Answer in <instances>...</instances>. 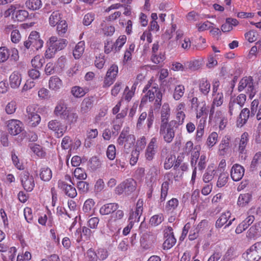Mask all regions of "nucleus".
<instances>
[{"label":"nucleus","mask_w":261,"mask_h":261,"mask_svg":"<svg viewBox=\"0 0 261 261\" xmlns=\"http://www.w3.org/2000/svg\"><path fill=\"white\" fill-rule=\"evenodd\" d=\"M261 236V221L253 225L248 230L246 237L249 239H255Z\"/></svg>","instance_id":"19"},{"label":"nucleus","mask_w":261,"mask_h":261,"mask_svg":"<svg viewBox=\"0 0 261 261\" xmlns=\"http://www.w3.org/2000/svg\"><path fill=\"white\" fill-rule=\"evenodd\" d=\"M58 187L62 190L66 195L70 198H74L77 195L76 190L75 188L70 185L67 184L63 180H59L58 182Z\"/></svg>","instance_id":"15"},{"label":"nucleus","mask_w":261,"mask_h":261,"mask_svg":"<svg viewBox=\"0 0 261 261\" xmlns=\"http://www.w3.org/2000/svg\"><path fill=\"white\" fill-rule=\"evenodd\" d=\"M165 60V56L164 53H160L159 54H152L151 60L156 64H159L163 62Z\"/></svg>","instance_id":"47"},{"label":"nucleus","mask_w":261,"mask_h":261,"mask_svg":"<svg viewBox=\"0 0 261 261\" xmlns=\"http://www.w3.org/2000/svg\"><path fill=\"white\" fill-rule=\"evenodd\" d=\"M44 62V59L39 56H35L31 61L32 66L37 69L41 68Z\"/></svg>","instance_id":"50"},{"label":"nucleus","mask_w":261,"mask_h":261,"mask_svg":"<svg viewBox=\"0 0 261 261\" xmlns=\"http://www.w3.org/2000/svg\"><path fill=\"white\" fill-rule=\"evenodd\" d=\"M124 216V213L122 210H117L115 213H113L111 216V219L109 221H116L121 220Z\"/></svg>","instance_id":"61"},{"label":"nucleus","mask_w":261,"mask_h":261,"mask_svg":"<svg viewBox=\"0 0 261 261\" xmlns=\"http://www.w3.org/2000/svg\"><path fill=\"white\" fill-rule=\"evenodd\" d=\"M30 43L32 44V49L38 50L41 48L43 44V41L40 38L39 33L36 31H33L30 34L28 38Z\"/></svg>","instance_id":"16"},{"label":"nucleus","mask_w":261,"mask_h":261,"mask_svg":"<svg viewBox=\"0 0 261 261\" xmlns=\"http://www.w3.org/2000/svg\"><path fill=\"white\" fill-rule=\"evenodd\" d=\"M71 93L75 97H81L86 94V91L79 86H74L71 89Z\"/></svg>","instance_id":"51"},{"label":"nucleus","mask_w":261,"mask_h":261,"mask_svg":"<svg viewBox=\"0 0 261 261\" xmlns=\"http://www.w3.org/2000/svg\"><path fill=\"white\" fill-rule=\"evenodd\" d=\"M49 129L54 131L58 138L62 137L67 129V126L58 120H53L48 123Z\"/></svg>","instance_id":"9"},{"label":"nucleus","mask_w":261,"mask_h":261,"mask_svg":"<svg viewBox=\"0 0 261 261\" xmlns=\"http://www.w3.org/2000/svg\"><path fill=\"white\" fill-rule=\"evenodd\" d=\"M151 83L148 82V84L144 88L143 92L146 93L142 98L141 105H144L147 101V99L149 101H153L155 99L154 103V109H159L162 103V94L158 86H151Z\"/></svg>","instance_id":"1"},{"label":"nucleus","mask_w":261,"mask_h":261,"mask_svg":"<svg viewBox=\"0 0 261 261\" xmlns=\"http://www.w3.org/2000/svg\"><path fill=\"white\" fill-rule=\"evenodd\" d=\"M29 16V12L25 10H15L14 18L18 21L25 20Z\"/></svg>","instance_id":"36"},{"label":"nucleus","mask_w":261,"mask_h":261,"mask_svg":"<svg viewBox=\"0 0 261 261\" xmlns=\"http://www.w3.org/2000/svg\"><path fill=\"white\" fill-rule=\"evenodd\" d=\"M95 204L94 200L92 199H87L84 203L83 206V211L85 213L89 212L93 208Z\"/></svg>","instance_id":"63"},{"label":"nucleus","mask_w":261,"mask_h":261,"mask_svg":"<svg viewBox=\"0 0 261 261\" xmlns=\"http://www.w3.org/2000/svg\"><path fill=\"white\" fill-rule=\"evenodd\" d=\"M129 127L124 128L117 140L118 144L122 146L126 153H128L130 149L134 146L136 140L135 136L129 134Z\"/></svg>","instance_id":"3"},{"label":"nucleus","mask_w":261,"mask_h":261,"mask_svg":"<svg viewBox=\"0 0 261 261\" xmlns=\"http://www.w3.org/2000/svg\"><path fill=\"white\" fill-rule=\"evenodd\" d=\"M185 86L181 84L176 85L174 90L173 97L176 100H179L184 95Z\"/></svg>","instance_id":"31"},{"label":"nucleus","mask_w":261,"mask_h":261,"mask_svg":"<svg viewBox=\"0 0 261 261\" xmlns=\"http://www.w3.org/2000/svg\"><path fill=\"white\" fill-rule=\"evenodd\" d=\"M175 160V156L171 155L167 157L164 163V168L165 169H169L172 167H174V163Z\"/></svg>","instance_id":"55"},{"label":"nucleus","mask_w":261,"mask_h":261,"mask_svg":"<svg viewBox=\"0 0 261 261\" xmlns=\"http://www.w3.org/2000/svg\"><path fill=\"white\" fill-rule=\"evenodd\" d=\"M6 125L8 133L12 136H16L20 134L23 129L22 122L17 119H11L7 121Z\"/></svg>","instance_id":"10"},{"label":"nucleus","mask_w":261,"mask_h":261,"mask_svg":"<svg viewBox=\"0 0 261 261\" xmlns=\"http://www.w3.org/2000/svg\"><path fill=\"white\" fill-rule=\"evenodd\" d=\"M250 116V114L249 109L247 108L243 109L241 111L239 117L237 120V126L238 127H241L244 125L246 123Z\"/></svg>","instance_id":"24"},{"label":"nucleus","mask_w":261,"mask_h":261,"mask_svg":"<svg viewBox=\"0 0 261 261\" xmlns=\"http://www.w3.org/2000/svg\"><path fill=\"white\" fill-rule=\"evenodd\" d=\"M27 122L30 126L35 127L40 122L41 117L38 115L34 107L32 106H28L27 108Z\"/></svg>","instance_id":"11"},{"label":"nucleus","mask_w":261,"mask_h":261,"mask_svg":"<svg viewBox=\"0 0 261 261\" xmlns=\"http://www.w3.org/2000/svg\"><path fill=\"white\" fill-rule=\"evenodd\" d=\"M248 134L247 133H243L241 136V139L240 141L239 150L240 153H243L244 152L246 146L248 142Z\"/></svg>","instance_id":"44"},{"label":"nucleus","mask_w":261,"mask_h":261,"mask_svg":"<svg viewBox=\"0 0 261 261\" xmlns=\"http://www.w3.org/2000/svg\"><path fill=\"white\" fill-rule=\"evenodd\" d=\"M136 181L133 178H128L117 186L115 188V192L118 195L124 193L126 195H129L136 190Z\"/></svg>","instance_id":"5"},{"label":"nucleus","mask_w":261,"mask_h":261,"mask_svg":"<svg viewBox=\"0 0 261 261\" xmlns=\"http://www.w3.org/2000/svg\"><path fill=\"white\" fill-rule=\"evenodd\" d=\"M126 40V37L125 35L120 36L114 43L115 51H119L120 48L124 44Z\"/></svg>","instance_id":"46"},{"label":"nucleus","mask_w":261,"mask_h":261,"mask_svg":"<svg viewBox=\"0 0 261 261\" xmlns=\"http://www.w3.org/2000/svg\"><path fill=\"white\" fill-rule=\"evenodd\" d=\"M246 89L249 93V98H252L256 92L254 85L253 78L249 76H245L240 81L238 86V90L241 92Z\"/></svg>","instance_id":"7"},{"label":"nucleus","mask_w":261,"mask_h":261,"mask_svg":"<svg viewBox=\"0 0 261 261\" xmlns=\"http://www.w3.org/2000/svg\"><path fill=\"white\" fill-rule=\"evenodd\" d=\"M118 73V67L117 65L113 64L109 68L105 80L104 81L105 84L108 86H110L113 83L114 81L116 79Z\"/></svg>","instance_id":"14"},{"label":"nucleus","mask_w":261,"mask_h":261,"mask_svg":"<svg viewBox=\"0 0 261 261\" xmlns=\"http://www.w3.org/2000/svg\"><path fill=\"white\" fill-rule=\"evenodd\" d=\"M86 255L88 261H97L98 258L97 255L92 248L87 250Z\"/></svg>","instance_id":"64"},{"label":"nucleus","mask_w":261,"mask_h":261,"mask_svg":"<svg viewBox=\"0 0 261 261\" xmlns=\"http://www.w3.org/2000/svg\"><path fill=\"white\" fill-rule=\"evenodd\" d=\"M93 104L92 98H85L81 105V112L83 114L87 113L92 108Z\"/></svg>","instance_id":"27"},{"label":"nucleus","mask_w":261,"mask_h":261,"mask_svg":"<svg viewBox=\"0 0 261 261\" xmlns=\"http://www.w3.org/2000/svg\"><path fill=\"white\" fill-rule=\"evenodd\" d=\"M62 80L57 76H51L48 81L49 89L54 91H58L62 87Z\"/></svg>","instance_id":"22"},{"label":"nucleus","mask_w":261,"mask_h":261,"mask_svg":"<svg viewBox=\"0 0 261 261\" xmlns=\"http://www.w3.org/2000/svg\"><path fill=\"white\" fill-rule=\"evenodd\" d=\"M40 176L42 180L44 181H49L52 177L51 170L46 167L42 168L40 173Z\"/></svg>","instance_id":"38"},{"label":"nucleus","mask_w":261,"mask_h":261,"mask_svg":"<svg viewBox=\"0 0 261 261\" xmlns=\"http://www.w3.org/2000/svg\"><path fill=\"white\" fill-rule=\"evenodd\" d=\"M119 208V205L116 203H109L102 205L99 210V213L102 215H107L113 214Z\"/></svg>","instance_id":"20"},{"label":"nucleus","mask_w":261,"mask_h":261,"mask_svg":"<svg viewBox=\"0 0 261 261\" xmlns=\"http://www.w3.org/2000/svg\"><path fill=\"white\" fill-rule=\"evenodd\" d=\"M75 177L79 179H85L87 177V174L85 171L81 168H76L74 171Z\"/></svg>","instance_id":"62"},{"label":"nucleus","mask_w":261,"mask_h":261,"mask_svg":"<svg viewBox=\"0 0 261 261\" xmlns=\"http://www.w3.org/2000/svg\"><path fill=\"white\" fill-rule=\"evenodd\" d=\"M228 178V175L226 173H221L218 177L217 186L219 188H221L224 186L227 182Z\"/></svg>","instance_id":"49"},{"label":"nucleus","mask_w":261,"mask_h":261,"mask_svg":"<svg viewBox=\"0 0 261 261\" xmlns=\"http://www.w3.org/2000/svg\"><path fill=\"white\" fill-rule=\"evenodd\" d=\"M67 109L66 103L63 100H61L58 102L54 110V113L56 116H60L63 119V117H64L69 111Z\"/></svg>","instance_id":"23"},{"label":"nucleus","mask_w":261,"mask_h":261,"mask_svg":"<svg viewBox=\"0 0 261 261\" xmlns=\"http://www.w3.org/2000/svg\"><path fill=\"white\" fill-rule=\"evenodd\" d=\"M10 53L6 47H0V63L6 62L9 58Z\"/></svg>","instance_id":"52"},{"label":"nucleus","mask_w":261,"mask_h":261,"mask_svg":"<svg viewBox=\"0 0 261 261\" xmlns=\"http://www.w3.org/2000/svg\"><path fill=\"white\" fill-rule=\"evenodd\" d=\"M179 202L177 199L172 198L171 199L167 201L165 209L167 212H173L178 206Z\"/></svg>","instance_id":"42"},{"label":"nucleus","mask_w":261,"mask_h":261,"mask_svg":"<svg viewBox=\"0 0 261 261\" xmlns=\"http://www.w3.org/2000/svg\"><path fill=\"white\" fill-rule=\"evenodd\" d=\"M85 49L84 41L79 42L75 46L73 50V55L75 59H79L83 54Z\"/></svg>","instance_id":"37"},{"label":"nucleus","mask_w":261,"mask_h":261,"mask_svg":"<svg viewBox=\"0 0 261 261\" xmlns=\"http://www.w3.org/2000/svg\"><path fill=\"white\" fill-rule=\"evenodd\" d=\"M244 172L245 169L243 166L238 164H235L231 168V177L234 181H239L244 176Z\"/></svg>","instance_id":"18"},{"label":"nucleus","mask_w":261,"mask_h":261,"mask_svg":"<svg viewBox=\"0 0 261 261\" xmlns=\"http://www.w3.org/2000/svg\"><path fill=\"white\" fill-rule=\"evenodd\" d=\"M216 171L213 167L208 166L206 172L203 174V180L204 182L207 183L211 181L214 178Z\"/></svg>","instance_id":"33"},{"label":"nucleus","mask_w":261,"mask_h":261,"mask_svg":"<svg viewBox=\"0 0 261 261\" xmlns=\"http://www.w3.org/2000/svg\"><path fill=\"white\" fill-rule=\"evenodd\" d=\"M62 14L59 11H54L48 18L49 24L51 27H55L59 22L63 20Z\"/></svg>","instance_id":"26"},{"label":"nucleus","mask_w":261,"mask_h":261,"mask_svg":"<svg viewBox=\"0 0 261 261\" xmlns=\"http://www.w3.org/2000/svg\"><path fill=\"white\" fill-rule=\"evenodd\" d=\"M21 185L24 189L27 192H31L35 187L34 177L28 171H23L20 174Z\"/></svg>","instance_id":"8"},{"label":"nucleus","mask_w":261,"mask_h":261,"mask_svg":"<svg viewBox=\"0 0 261 261\" xmlns=\"http://www.w3.org/2000/svg\"><path fill=\"white\" fill-rule=\"evenodd\" d=\"M56 25L58 34L60 36H63L67 31L68 25L66 21L63 19Z\"/></svg>","instance_id":"40"},{"label":"nucleus","mask_w":261,"mask_h":261,"mask_svg":"<svg viewBox=\"0 0 261 261\" xmlns=\"http://www.w3.org/2000/svg\"><path fill=\"white\" fill-rule=\"evenodd\" d=\"M157 140L156 137H153L149 143L145 152V158L148 161H151L156 153L157 148Z\"/></svg>","instance_id":"17"},{"label":"nucleus","mask_w":261,"mask_h":261,"mask_svg":"<svg viewBox=\"0 0 261 261\" xmlns=\"http://www.w3.org/2000/svg\"><path fill=\"white\" fill-rule=\"evenodd\" d=\"M22 77L21 74L18 71H14L9 77V83L13 89L18 88L21 82Z\"/></svg>","instance_id":"21"},{"label":"nucleus","mask_w":261,"mask_h":261,"mask_svg":"<svg viewBox=\"0 0 261 261\" xmlns=\"http://www.w3.org/2000/svg\"><path fill=\"white\" fill-rule=\"evenodd\" d=\"M169 182L167 181L163 182L162 184L161 189V196L160 198L161 202H164L166 198L169 190Z\"/></svg>","instance_id":"41"},{"label":"nucleus","mask_w":261,"mask_h":261,"mask_svg":"<svg viewBox=\"0 0 261 261\" xmlns=\"http://www.w3.org/2000/svg\"><path fill=\"white\" fill-rule=\"evenodd\" d=\"M105 62V56L100 54L98 57H96L95 65L97 68L101 69L103 68Z\"/></svg>","instance_id":"58"},{"label":"nucleus","mask_w":261,"mask_h":261,"mask_svg":"<svg viewBox=\"0 0 261 261\" xmlns=\"http://www.w3.org/2000/svg\"><path fill=\"white\" fill-rule=\"evenodd\" d=\"M143 200L142 199H138L137 203L136 209L135 211H132L129 214L128 220L129 222H133V224L134 223L140 221V217L141 216L143 210Z\"/></svg>","instance_id":"13"},{"label":"nucleus","mask_w":261,"mask_h":261,"mask_svg":"<svg viewBox=\"0 0 261 261\" xmlns=\"http://www.w3.org/2000/svg\"><path fill=\"white\" fill-rule=\"evenodd\" d=\"M244 261H258L261 258V242L255 243L243 254Z\"/></svg>","instance_id":"6"},{"label":"nucleus","mask_w":261,"mask_h":261,"mask_svg":"<svg viewBox=\"0 0 261 261\" xmlns=\"http://www.w3.org/2000/svg\"><path fill=\"white\" fill-rule=\"evenodd\" d=\"M78 118L79 116L76 112L69 111H68L64 117H63V119H64L69 125L75 124L77 121Z\"/></svg>","instance_id":"29"},{"label":"nucleus","mask_w":261,"mask_h":261,"mask_svg":"<svg viewBox=\"0 0 261 261\" xmlns=\"http://www.w3.org/2000/svg\"><path fill=\"white\" fill-rule=\"evenodd\" d=\"M72 140L68 136L64 137L61 142V147L63 149H68L71 147Z\"/></svg>","instance_id":"59"},{"label":"nucleus","mask_w":261,"mask_h":261,"mask_svg":"<svg viewBox=\"0 0 261 261\" xmlns=\"http://www.w3.org/2000/svg\"><path fill=\"white\" fill-rule=\"evenodd\" d=\"M214 97L213 101V105L217 107H219L223 102V94L222 93H217V94H213Z\"/></svg>","instance_id":"53"},{"label":"nucleus","mask_w":261,"mask_h":261,"mask_svg":"<svg viewBox=\"0 0 261 261\" xmlns=\"http://www.w3.org/2000/svg\"><path fill=\"white\" fill-rule=\"evenodd\" d=\"M100 165V161L96 156H93L89 161V166L93 170H95L99 168Z\"/></svg>","instance_id":"56"},{"label":"nucleus","mask_w":261,"mask_h":261,"mask_svg":"<svg viewBox=\"0 0 261 261\" xmlns=\"http://www.w3.org/2000/svg\"><path fill=\"white\" fill-rule=\"evenodd\" d=\"M165 240L163 244V248L165 249L171 248L175 244L176 240L174 236H164Z\"/></svg>","instance_id":"32"},{"label":"nucleus","mask_w":261,"mask_h":261,"mask_svg":"<svg viewBox=\"0 0 261 261\" xmlns=\"http://www.w3.org/2000/svg\"><path fill=\"white\" fill-rule=\"evenodd\" d=\"M229 148V139L225 137L219 145V151L221 154L227 152Z\"/></svg>","instance_id":"43"},{"label":"nucleus","mask_w":261,"mask_h":261,"mask_svg":"<svg viewBox=\"0 0 261 261\" xmlns=\"http://www.w3.org/2000/svg\"><path fill=\"white\" fill-rule=\"evenodd\" d=\"M176 128V122L170 121L169 124H161L159 133L163 140L167 143L172 142L175 137V129Z\"/></svg>","instance_id":"4"},{"label":"nucleus","mask_w":261,"mask_h":261,"mask_svg":"<svg viewBox=\"0 0 261 261\" xmlns=\"http://www.w3.org/2000/svg\"><path fill=\"white\" fill-rule=\"evenodd\" d=\"M25 4L28 9L33 11L39 10L42 6L41 0H28Z\"/></svg>","instance_id":"30"},{"label":"nucleus","mask_w":261,"mask_h":261,"mask_svg":"<svg viewBox=\"0 0 261 261\" xmlns=\"http://www.w3.org/2000/svg\"><path fill=\"white\" fill-rule=\"evenodd\" d=\"M217 138L218 134L217 133L213 132L211 133L207 139L206 144L207 146L210 148L214 146L217 141Z\"/></svg>","instance_id":"54"},{"label":"nucleus","mask_w":261,"mask_h":261,"mask_svg":"<svg viewBox=\"0 0 261 261\" xmlns=\"http://www.w3.org/2000/svg\"><path fill=\"white\" fill-rule=\"evenodd\" d=\"M170 115V109L168 103H164L161 110V123L169 124L168 119Z\"/></svg>","instance_id":"25"},{"label":"nucleus","mask_w":261,"mask_h":261,"mask_svg":"<svg viewBox=\"0 0 261 261\" xmlns=\"http://www.w3.org/2000/svg\"><path fill=\"white\" fill-rule=\"evenodd\" d=\"M252 196L249 193L240 194L238 200V204L241 206H244L251 200Z\"/></svg>","instance_id":"34"},{"label":"nucleus","mask_w":261,"mask_h":261,"mask_svg":"<svg viewBox=\"0 0 261 261\" xmlns=\"http://www.w3.org/2000/svg\"><path fill=\"white\" fill-rule=\"evenodd\" d=\"M199 88L201 94L207 95L210 91L211 84L206 79H202L199 81Z\"/></svg>","instance_id":"28"},{"label":"nucleus","mask_w":261,"mask_h":261,"mask_svg":"<svg viewBox=\"0 0 261 261\" xmlns=\"http://www.w3.org/2000/svg\"><path fill=\"white\" fill-rule=\"evenodd\" d=\"M11 158L13 164L18 169L23 170L24 169L22 164L19 162L17 156L13 151L11 152Z\"/></svg>","instance_id":"60"},{"label":"nucleus","mask_w":261,"mask_h":261,"mask_svg":"<svg viewBox=\"0 0 261 261\" xmlns=\"http://www.w3.org/2000/svg\"><path fill=\"white\" fill-rule=\"evenodd\" d=\"M154 119V117L152 112H149L148 116L146 112H143L138 119L136 127L138 129L142 128L145 121L146 120L147 128L149 129L152 125Z\"/></svg>","instance_id":"12"},{"label":"nucleus","mask_w":261,"mask_h":261,"mask_svg":"<svg viewBox=\"0 0 261 261\" xmlns=\"http://www.w3.org/2000/svg\"><path fill=\"white\" fill-rule=\"evenodd\" d=\"M164 217L162 214L152 216L150 219V224L152 226H158L164 221Z\"/></svg>","instance_id":"45"},{"label":"nucleus","mask_w":261,"mask_h":261,"mask_svg":"<svg viewBox=\"0 0 261 261\" xmlns=\"http://www.w3.org/2000/svg\"><path fill=\"white\" fill-rule=\"evenodd\" d=\"M201 63L198 60H193L188 61L185 63V67L186 69H189L191 71H195L200 68Z\"/></svg>","instance_id":"39"},{"label":"nucleus","mask_w":261,"mask_h":261,"mask_svg":"<svg viewBox=\"0 0 261 261\" xmlns=\"http://www.w3.org/2000/svg\"><path fill=\"white\" fill-rule=\"evenodd\" d=\"M116 155V148L114 145H109L107 150V156L111 160L115 159Z\"/></svg>","instance_id":"57"},{"label":"nucleus","mask_w":261,"mask_h":261,"mask_svg":"<svg viewBox=\"0 0 261 261\" xmlns=\"http://www.w3.org/2000/svg\"><path fill=\"white\" fill-rule=\"evenodd\" d=\"M229 113L230 115H232L234 114H237L239 112L240 110L242 108L241 106L238 105L236 102L230 99L229 102Z\"/></svg>","instance_id":"48"},{"label":"nucleus","mask_w":261,"mask_h":261,"mask_svg":"<svg viewBox=\"0 0 261 261\" xmlns=\"http://www.w3.org/2000/svg\"><path fill=\"white\" fill-rule=\"evenodd\" d=\"M68 41L65 39H58L56 36H51L47 41L48 48L46 50V58H53L58 51L63 49L67 45Z\"/></svg>","instance_id":"2"},{"label":"nucleus","mask_w":261,"mask_h":261,"mask_svg":"<svg viewBox=\"0 0 261 261\" xmlns=\"http://www.w3.org/2000/svg\"><path fill=\"white\" fill-rule=\"evenodd\" d=\"M230 217V213L227 212L221 214L216 222V227L220 228L223 226L228 221Z\"/></svg>","instance_id":"35"}]
</instances>
